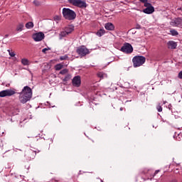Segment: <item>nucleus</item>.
I'll list each match as a JSON object with an SVG mask.
<instances>
[{
	"label": "nucleus",
	"instance_id": "obj_1",
	"mask_svg": "<svg viewBox=\"0 0 182 182\" xmlns=\"http://www.w3.org/2000/svg\"><path fill=\"white\" fill-rule=\"evenodd\" d=\"M18 100L20 103L25 105L32 99V89L28 86H25L21 92H18Z\"/></svg>",
	"mask_w": 182,
	"mask_h": 182
},
{
	"label": "nucleus",
	"instance_id": "obj_2",
	"mask_svg": "<svg viewBox=\"0 0 182 182\" xmlns=\"http://www.w3.org/2000/svg\"><path fill=\"white\" fill-rule=\"evenodd\" d=\"M63 16L65 19H68V21H73V19H76V13L70 9L63 8Z\"/></svg>",
	"mask_w": 182,
	"mask_h": 182
},
{
	"label": "nucleus",
	"instance_id": "obj_3",
	"mask_svg": "<svg viewBox=\"0 0 182 182\" xmlns=\"http://www.w3.org/2000/svg\"><path fill=\"white\" fill-rule=\"evenodd\" d=\"M132 63L134 68H139L146 63V57L143 55H136L132 58Z\"/></svg>",
	"mask_w": 182,
	"mask_h": 182
},
{
	"label": "nucleus",
	"instance_id": "obj_4",
	"mask_svg": "<svg viewBox=\"0 0 182 182\" xmlns=\"http://www.w3.org/2000/svg\"><path fill=\"white\" fill-rule=\"evenodd\" d=\"M69 4L73 5V6H77L83 9L87 6L86 1L82 0H68Z\"/></svg>",
	"mask_w": 182,
	"mask_h": 182
},
{
	"label": "nucleus",
	"instance_id": "obj_5",
	"mask_svg": "<svg viewBox=\"0 0 182 182\" xmlns=\"http://www.w3.org/2000/svg\"><path fill=\"white\" fill-rule=\"evenodd\" d=\"M76 53L80 58H83L86 56V55H89L90 53V51H89V49L86 48L85 46H81L77 48Z\"/></svg>",
	"mask_w": 182,
	"mask_h": 182
},
{
	"label": "nucleus",
	"instance_id": "obj_6",
	"mask_svg": "<svg viewBox=\"0 0 182 182\" xmlns=\"http://www.w3.org/2000/svg\"><path fill=\"white\" fill-rule=\"evenodd\" d=\"M120 50L121 52H123V53L130 55V53H133V46H132V44L129 43H125L121 48Z\"/></svg>",
	"mask_w": 182,
	"mask_h": 182
},
{
	"label": "nucleus",
	"instance_id": "obj_7",
	"mask_svg": "<svg viewBox=\"0 0 182 182\" xmlns=\"http://www.w3.org/2000/svg\"><path fill=\"white\" fill-rule=\"evenodd\" d=\"M16 94V91H15V89H7L0 92V97H6V96L9 97Z\"/></svg>",
	"mask_w": 182,
	"mask_h": 182
},
{
	"label": "nucleus",
	"instance_id": "obj_8",
	"mask_svg": "<svg viewBox=\"0 0 182 182\" xmlns=\"http://www.w3.org/2000/svg\"><path fill=\"white\" fill-rule=\"evenodd\" d=\"M146 9L143 10L144 14H146L147 15H150L154 12V6L151 5L150 3H146L144 4Z\"/></svg>",
	"mask_w": 182,
	"mask_h": 182
},
{
	"label": "nucleus",
	"instance_id": "obj_9",
	"mask_svg": "<svg viewBox=\"0 0 182 182\" xmlns=\"http://www.w3.org/2000/svg\"><path fill=\"white\" fill-rule=\"evenodd\" d=\"M170 25L171 26L180 28L181 26H182V18L178 17L172 19L170 22Z\"/></svg>",
	"mask_w": 182,
	"mask_h": 182
},
{
	"label": "nucleus",
	"instance_id": "obj_10",
	"mask_svg": "<svg viewBox=\"0 0 182 182\" xmlns=\"http://www.w3.org/2000/svg\"><path fill=\"white\" fill-rule=\"evenodd\" d=\"M33 39H34L35 42H41V41L45 39V34L42 32L36 33L33 35Z\"/></svg>",
	"mask_w": 182,
	"mask_h": 182
},
{
	"label": "nucleus",
	"instance_id": "obj_11",
	"mask_svg": "<svg viewBox=\"0 0 182 182\" xmlns=\"http://www.w3.org/2000/svg\"><path fill=\"white\" fill-rule=\"evenodd\" d=\"M81 83L82 80L80 79V76L79 75L74 77L72 80L73 86H75V87H79Z\"/></svg>",
	"mask_w": 182,
	"mask_h": 182
},
{
	"label": "nucleus",
	"instance_id": "obj_12",
	"mask_svg": "<svg viewBox=\"0 0 182 182\" xmlns=\"http://www.w3.org/2000/svg\"><path fill=\"white\" fill-rule=\"evenodd\" d=\"M168 49H176L177 48V43L173 41H170L167 43Z\"/></svg>",
	"mask_w": 182,
	"mask_h": 182
},
{
	"label": "nucleus",
	"instance_id": "obj_13",
	"mask_svg": "<svg viewBox=\"0 0 182 182\" xmlns=\"http://www.w3.org/2000/svg\"><path fill=\"white\" fill-rule=\"evenodd\" d=\"M105 28L107 29V31H114V25H113L112 23H105Z\"/></svg>",
	"mask_w": 182,
	"mask_h": 182
},
{
	"label": "nucleus",
	"instance_id": "obj_14",
	"mask_svg": "<svg viewBox=\"0 0 182 182\" xmlns=\"http://www.w3.org/2000/svg\"><path fill=\"white\" fill-rule=\"evenodd\" d=\"M64 30L65 31H67L68 34L69 35V34L72 33L73 31H75V26H73L72 25H69L67 27H65L64 28Z\"/></svg>",
	"mask_w": 182,
	"mask_h": 182
},
{
	"label": "nucleus",
	"instance_id": "obj_15",
	"mask_svg": "<svg viewBox=\"0 0 182 182\" xmlns=\"http://www.w3.org/2000/svg\"><path fill=\"white\" fill-rule=\"evenodd\" d=\"M23 23H19L16 26V31H17V32H22V31L23 30Z\"/></svg>",
	"mask_w": 182,
	"mask_h": 182
},
{
	"label": "nucleus",
	"instance_id": "obj_16",
	"mask_svg": "<svg viewBox=\"0 0 182 182\" xmlns=\"http://www.w3.org/2000/svg\"><path fill=\"white\" fill-rule=\"evenodd\" d=\"M28 156H29L30 159H35V156H36V151L30 150L27 153Z\"/></svg>",
	"mask_w": 182,
	"mask_h": 182
},
{
	"label": "nucleus",
	"instance_id": "obj_17",
	"mask_svg": "<svg viewBox=\"0 0 182 182\" xmlns=\"http://www.w3.org/2000/svg\"><path fill=\"white\" fill-rule=\"evenodd\" d=\"M106 33V31H105L103 28L100 29L97 33L96 35L97 36H103V35Z\"/></svg>",
	"mask_w": 182,
	"mask_h": 182
},
{
	"label": "nucleus",
	"instance_id": "obj_18",
	"mask_svg": "<svg viewBox=\"0 0 182 182\" xmlns=\"http://www.w3.org/2000/svg\"><path fill=\"white\" fill-rule=\"evenodd\" d=\"M150 171H151V169L144 168L142 171H140V174H144V176H146V174H149Z\"/></svg>",
	"mask_w": 182,
	"mask_h": 182
},
{
	"label": "nucleus",
	"instance_id": "obj_19",
	"mask_svg": "<svg viewBox=\"0 0 182 182\" xmlns=\"http://www.w3.org/2000/svg\"><path fill=\"white\" fill-rule=\"evenodd\" d=\"M72 79V75L70 74H67L64 78H61L63 82H68V80H70Z\"/></svg>",
	"mask_w": 182,
	"mask_h": 182
},
{
	"label": "nucleus",
	"instance_id": "obj_20",
	"mask_svg": "<svg viewBox=\"0 0 182 182\" xmlns=\"http://www.w3.org/2000/svg\"><path fill=\"white\" fill-rule=\"evenodd\" d=\"M68 35H69L66 31H65V29L61 31L59 34L60 36V39H62V38H65V36H68Z\"/></svg>",
	"mask_w": 182,
	"mask_h": 182
},
{
	"label": "nucleus",
	"instance_id": "obj_21",
	"mask_svg": "<svg viewBox=\"0 0 182 182\" xmlns=\"http://www.w3.org/2000/svg\"><path fill=\"white\" fill-rule=\"evenodd\" d=\"M21 63L23 66H28L29 65V60L26 58H22L21 59Z\"/></svg>",
	"mask_w": 182,
	"mask_h": 182
},
{
	"label": "nucleus",
	"instance_id": "obj_22",
	"mask_svg": "<svg viewBox=\"0 0 182 182\" xmlns=\"http://www.w3.org/2000/svg\"><path fill=\"white\" fill-rule=\"evenodd\" d=\"M54 68L55 70H61V69H63V65L60 63L56 64Z\"/></svg>",
	"mask_w": 182,
	"mask_h": 182
},
{
	"label": "nucleus",
	"instance_id": "obj_23",
	"mask_svg": "<svg viewBox=\"0 0 182 182\" xmlns=\"http://www.w3.org/2000/svg\"><path fill=\"white\" fill-rule=\"evenodd\" d=\"M26 28L27 29H32L33 28V22L30 21L26 23Z\"/></svg>",
	"mask_w": 182,
	"mask_h": 182
},
{
	"label": "nucleus",
	"instance_id": "obj_24",
	"mask_svg": "<svg viewBox=\"0 0 182 182\" xmlns=\"http://www.w3.org/2000/svg\"><path fill=\"white\" fill-rule=\"evenodd\" d=\"M97 76L101 79H105V77H106L107 75L104 73L100 72L97 74Z\"/></svg>",
	"mask_w": 182,
	"mask_h": 182
},
{
	"label": "nucleus",
	"instance_id": "obj_25",
	"mask_svg": "<svg viewBox=\"0 0 182 182\" xmlns=\"http://www.w3.org/2000/svg\"><path fill=\"white\" fill-rule=\"evenodd\" d=\"M170 33H171V35H172V36H177V35H178V32L175 29L170 30Z\"/></svg>",
	"mask_w": 182,
	"mask_h": 182
},
{
	"label": "nucleus",
	"instance_id": "obj_26",
	"mask_svg": "<svg viewBox=\"0 0 182 182\" xmlns=\"http://www.w3.org/2000/svg\"><path fill=\"white\" fill-rule=\"evenodd\" d=\"M68 72H69V70H68L67 68H65L62 70L59 73L60 75H68Z\"/></svg>",
	"mask_w": 182,
	"mask_h": 182
},
{
	"label": "nucleus",
	"instance_id": "obj_27",
	"mask_svg": "<svg viewBox=\"0 0 182 182\" xmlns=\"http://www.w3.org/2000/svg\"><path fill=\"white\" fill-rule=\"evenodd\" d=\"M69 59V56L68 55H62L60 57V60H68Z\"/></svg>",
	"mask_w": 182,
	"mask_h": 182
},
{
	"label": "nucleus",
	"instance_id": "obj_28",
	"mask_svg": "<svg viewBox=\"0 0 182 182\" xmlns=\"http://www.w3.org/2000/svg\"><path fill=\"white\" fill-rule=\"evenodd\" d=\"M156 109H157V111L158 112H163V107H161V104H159L157 106H156Z\"/></svg>",
	"mask_w": 182,
	"mask_h": 182
},
{
	"label": "nucleus",
	"instance_id": "obj_29",
	"mask_svg": "<svg viewBox=\"0 0 182 182\" xmlns=\"http://www.w3.org/2000/svg\"><path fill=\"white\" fill-rule=\"evenodd\" d=\"M33 4H34V5H36V6H41V2H39L38 0H34Z\"/></svg>",
	"mask_w": 182,
	"mask_h": 182
},
{
	"label": "nucleus",
	"instance_id": "obj_30",
	"mask_svg": "<svg viewBox=\"0 0 182 182\" xmlns=\"http://www.w3.org/2000/svg\"><path fill=\"white\" fill-rule=\"evenodd\" d=\"M8 52L9 53V55L11 58H14L15 56V53L11 52V50H8Z\"/></svg>",
	"mask_w": 182,
	"mask_h": 182
},
{
	"label": "nucleus",
	"instance_id": "obj_31",
	"mask_svg": "<svg viewBox=\"0 0 182 182\" xmlns=\"http://www.w3.org/2000/svg\"><path fill=\"white\" fill-rule=\"evenodd\" d=\"M140 2H142V4H144V5H145L146 4H149V0H139Z\"/></svg>",
	"mask_w": 182,
	"mask_h": 182
},
{
	"label": "nucleus",
	"instance_id": "obj_32",
	"mask_svg": "<svg viewBox=\"0 0 182 182\" xmlns=\"http://www.w3.org/2000/svg\"><path fill=\"white\" fill-rule=\"evenodd\" d=\"M49 49H50V48H43V49L42 50L43 53H46V51H47V50H49Z\"/></svg>",
	"mask_w": 182,
	"mask_h": 182
},
{
	"label": "nucleus",
	"instance_id": "obj_33",
	"mask_svg": "<svg viewBox=\"0 0 182 182\" xmlns=\"http://www.w3.org/2000/svg\"><path fill=\"white\" fill-rule=\"evenodd\" d=\"M178 77L179 79H182V71H181V72L178 73Z\"/></svg>",
	"mask_w": 182,
	"mask_h": 182
},
{
	"label": "nucleus",
	"instance_id": "obj_34",
	"mask_svg": "<svg viewBox=\"0 0 182 182\" xmlns=\"http://www.w3.org/2000/svg\"><path fill=\"white\" fill-rule=\"evenodd\" d=\"M159 173H160V170L155 171V172L154 173V176H156V174H159Z\"/></svg>",
	"mask_w": 182,
	"mask_h": 182
},
{
	"label": "nucleus",
	"instance_id": "obj_35",
	"mask_svg": "<svg viewBox=\"0 0 182 182\" xmlns=\"http://www.w3.org/2000/svg\"><path fill=\"white\" fill-rule=\"evenodd\" d=\"M124 109V108L121 107V108L119 109L120 112H123Z\"/></svg>",
	"mask_w": 182,
	"mask_h": 182
},
{
	"label": "nucleus",
	"instance_id": "obj_36",
	"mask_svg": "<svg viewBox=\"0 0 182 182\" xmlns=\"http://www.w3.org/2000/svg\"><path fill=\"white\" fill-rule=\"evenodd\" d=\"M6 38H8V35H6Z\"/></svg>",
	"mask_w": 182,
	"mask_h": 182
},
{
	"label": "nucleus",
	"instance_id": "obj_37",
	"mask_svg": "<svg viewBox=\"0 0 182 182\" xmlns=\"http://www.w3.org/2000/svg\"><path fill=\"white\" fill-rule=\"evenodd\" d=\"M101 182H103V180H101Z\"/></svg>",
	"mask_w": 182,
	"mask_h": 182
},
{
	"label": "nucleus",
	"instance_id": "obj_38",
	"mask_svg": "<svg viewBox=\"0 0 182 182\" xmlns=\"http://www.w3.org/2000/svg\"><path fill=\"white\" fill-rule=\"evenodd\" d=\"M181 9V8H180V9Z\"/></svg>",
	"mask_w": 182,
	"mask_h": 182
}]
</instances>
